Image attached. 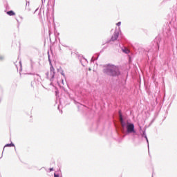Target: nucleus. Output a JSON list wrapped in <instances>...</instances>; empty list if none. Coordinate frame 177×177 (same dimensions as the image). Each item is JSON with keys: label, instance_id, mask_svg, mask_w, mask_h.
Segmentation results:
<instances>
[{"label": "nucleus", "instance_id": "f257e3e1", "mask_svg": "<svg viewBox=\"0 0 177 177\" xmlns=\"http://www.w3.org/2000/svg\"><path fill=\"white\" fill-rule=\"evenodd\" d=\"M108 70L113 77H117L121 74V72L120 71V68L118 66L112 65L108 67Z\"/></svg>", "mask_w": 177, "mask_h": 177}, {"label": "nucleus", "instance_id": "f03ea898", "mask_svg": "<svg viewBox=\"0 0 177 177\" xmlns=\"http://www.w3.org/2000/svg\"><path fill=\"white\" fill-rule=\"evenodd\" d=\"M128 133H135V125L132 123H127V126Z\"/></svg>", "mask_w": 177, "mask_h": 177}, {"label": "nucleus", "instance_id": "7ed1b4c3", "mask_svg": "<svg viewBox=\"0 0 177 177\" xmlns=\"http://www.w3.org/2000/svg\"><path fill=\"white\" fill-rule=\"evenodd\" d=\"M119 33L118 32L115 31L114 34L112 35V37L111 39V41H117L118 38Z\"/></svg>", "mask_w": 177, "mask_h": 177}, {"label": "nucleus", "instance_id": "20e7f679", "mask_svg": "<svg viewBox=\"0 0 177 177\" xmlns=\"http://www.w3.org/2000/svg\"><path fill=\"white\" fill-rule=\"evenodd\" d=\"M7 15H8V16H15L16 13H15V12H13L12 10H10L7 12Z\"/></svg>", "mask_w": 177, "mask_h": 177}, {"label": "nucleus", "instance_id": "39448f33", "mask_svg": "<svg viewBox=\"0 0 177 177\" xmlns=\"http://www.w3.org/2000/svg\"><path fill=\"white\" fill-rule=\"evenodd\" d=\"M122 51L124 53H129V50L128 48H124V49L122 50Z\"/></svg>", "mask_w": 177, "mask_h": 177}, {"label": "nucleus", "instance_id": "423d86ee", "mask_svg": "<svg viewBox=\"0 0 177 177\" xmlns=\"http://www.w3.org/2000/svg\"><path fill=\"white\" fill-rule=\"evenodd\" d=\"M120 123L124 122V119L122 118V114H120Z\"/></svg>", "mask_w": 177, "mask_h": 177}, {"label": "nucleus", "instance_id": "0eeeda50", "mask_svg": "<svg viewBox=\"0 0 177 177\" xmlns=\"http://www.w3.org/2000/svg\"><path fill=\"white\" fill-rule=\"evenodd\" d=\"M50 70L52 73H55V68L53 66H50Z\"/></svg>", "mask_w": 177, "mask_h": 177}, {"label": "nucleus", "instance_id": "6e6552de", "mask_svg": "<svg viewBox=\"0 0 177 177\" xmlns=\"http://www.w3.org/2000/svg\"><path fill=\"white\" fill-rule=\"evenodd\" d=\"M122 128H124L125 127V122H122V123H120Z\"/></svg>", "mask_w": 177, "mask_h": 177}, {"label": "nucleus", "instance_id": "1a4fd4ad", "mask_svg": "<svg viewBox=\"0 0 177 177\" xmlns=\"http://www.w3.org/2000/svg\"><path fill=\"white\" fill-rule=\"evenodd\" d=\"M10 146H12V145L8 144V145H6L5 146V147H10Z\"/></svg>", "mask_w": 177, "mask_h": 177}, {"label": "nucleus", "instance_id": "9d476101", "mask_svg": "<svg viewBox=\"0 0 177 177\" xmlns=\"http://www.w3.org/2000/svg\"><path fill=\"white\" fill-rule=\"evenodd\" d=\"M116 26H121V22H118V24H116Z\"/></svg>", "mask_w": 177, "mask_h": 177}, {"label": "nucleus", "instance_id": "9b49d317", "mask_svg": "<svg viewBox=\"0 0 177 177\" xmlns=\"http://www.w3.org/2000/svg\"><path fill=\"white\" fill-rule=\"evenodd\" d=\"M121 114H122V113H121V111H119V117H121Z\"/></svg>", "mask_w": 177, "mask_h": 177}, {"label": "nucleus", "instance_id": "f8f14e48", "mask_svg": "<svg viewBox=\"0 0 177 177\" xmlns=\"http://www.w3.org/2000/svg\"><path fill=\"white\" fill-rule=\"evenodd\" d=\"M54 177H59V175L55 174H54Z\"/></svg>", "mask_w": 177, "mask_h": 177}]
</instances>
